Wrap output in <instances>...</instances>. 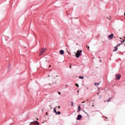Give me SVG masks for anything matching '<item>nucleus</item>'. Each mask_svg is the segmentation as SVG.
<instances>
[{"instance_id":"4468645a","label":"nucleus","mask_w":125,"mask_h":125,"mask_svg":"<svg viewBox=\"0 0 125 125\" xmlns=\"http://www.w3.org/2000/svg\"><path fill=\"white\" fill-rule=\"evenodd\" d=\"M108 20H111V17H107Z\"/></svg>"},{"instance_id":"c85d7f7f","label":"nucleus","mask_w":125,"mask_h":125,"mask_svg":"<svg viewBox=\"0 0 125 125\" xmlns=\"http://www.w3.org/2000/svg\"><path fill=\"white\" fill-rule=\"evenodd\" d=\"M79 91L78 90V92H79Z\"/></svg>"},{"instance_id":"f03ea898","label":"nucleus","mask_w":125,"mask_h":125,"mask_svg":"<svg viewBox=\"0 0 125 125\" xmlns=\"http://www.w3.org/2000/svg\"><path fill=\"white\" fill-rule=\"evenodd\" d=\"M46 51V48H41L40 49V52L39 53L40 56H41V55H42V54H43V53H44V52H45Z\"/></svg>"},{"instance_id":"bb28decb","label":"nucleus","mask_w":125,"mask_h":125,"mask_svg":"<svg viewBox=\"0 0 125 125\" xmlns=\"http://www.w3.org/2000/svg\"><path fill=\"white\" fill-rule=\"evenodd\" d=\"M33 122H31V124H33Z\"/></svg>"},{"instance_id":"f3484780","label":"nucleus","mask_w":125,"mask_h":125,"mask_svg":"<svg viewBox=\"0 0 125 125\" xmlns=\"http://www.w3.org/2000/svg\"><path fill=\"white\" fill-rule=\"evenodd\" d=\"M86 47H87V48L88 49H88H89V46H86Z\"/></svg>"},{"instance_id":"39448f33","label":"nucleus","mask_w":125,"mask_h":125,"mask_svg":"<svg viewBox=\"0 0 125 125\" xmlns=\"http://www.w3.org/2000/svg\"><path fill=\"white\" fill-rule=\"evenodd\" d=\"M119 45H121V44H118L116 46L114 47L113 51H117L118 50V46H119Z\"/></svg>"},{"instance_id":"393cba45","label":"nucleus","mask_w":125,"mask_h":125,"mask_svg":"<svg viewBox=\"0 0 125 125\" xmlns=\"http://www.w3.org/2000/svg\"><path fill=\"white\" fill-rule=\"evenodd\" d=\"M80 109H78V111L80 112Z\"/></svg>"},{"instance_id":"a211bd4d","label":"nucleus","mask_w":125,"mask_h":125,"mask_svg":"<svg viewBox=\"0 0 125 125\" xmlns=\"http://www.w3.org/2000/svg\"><path fill=\"white\" fill-rule=\"evenodd\" d=\"M58 94H59V95H61V93L60 92H58Z\"/></svg>"},{"instance_id":"6e6552de","label":"nucleus","mask_w":125,"mask_h":125,"mask_svg":"<svg viewBox=\"0 0 125 125\" xmlns=\"http://www.w3.org/2000/svg\"><path fill=\"white\" fill-rule=\"evenodd\" d=\"M60 53L61 54V55H63V54H64V51L63 50H60Z\"/></svg>"},{"instance_id":"7c9ffc66","label":"nucleus","mask_w":125,"mask_h":125,"mask_svg":"<svg viewBox=\"0 0 125 125\" xmlns=\"http://www.w3.org/2000/svg\"><path fill=\"white\" fill-rule=\"evenodd\" d=\"M48 77H49V75H48Z\"/></svg>"},{"instance_id":"4be33fe9","label":"nucleus","mask_w":125,"mask_h":125,"mask_svg":"<svg viewBox=\"0 0 125 125\" xmlns=\"http://www.w3.org/2000/svg\"><path fill=\"white\" fill-rule=\"evenodd\" d=\"M46 116H47V112L46 113Z\"/></svg>"},{"instance_id":"6ab92c4d","label":"nucleus","mask_w":125,"mask_h":125,"mask_svg":"<svg viewBox=\"0 0 125 125\" xmlns=\"http://www.w3.org/2000/svg\"><path fill=\"white\" fill-rule=\"evenodd\" d=\"M58 108H59V109H60V106H59Z\"/></svg>"},{"instance_id":"9b49d317","label":"nucleus","mask_w":125,"mask_h":125,"mask_svg":"<svg viewBox=\"0 0 125 125\" xmlns=\"http://www.w3.org/2000/svg\"><path fill=\"white\" fill-rule=\"evenodd\" d=\"M94 84H95V85H99V83H94Z\"/></svg>"},{"instance_id":"b1692460","label":"nucleus","mask_w":125,"mask_h":125,"mask_svg":"<svg viewBox=\"0 0 125 125\" xmlns=\"http://www.w3.org/2000/svg\"><path fill=\"white\" fill-rule=\"evenodd\" d=\"M45 61V62H47V60H46Z\"/></svg>"},{"instance_id":"c756f323","label":"nucleus","mask_w":125,"mask_h":125,"mask_svg":"<svg viewBox=\"0 0 125 125\" xmlns=\"http://www.w3.org/2000/svg\"><path fill=\"white\" fill-rule=\"evenodd\" d=\"M104 102H106V101H105Z\"/></svg>"},{"instance_id":"7ed1b4c3","label":"nucleus","mask_w":125,"mask_h":125,"mask_svg":"<svg viewBox=\"0 0 125 125\" xmlns=\"http://www.w3.org/2000/svg\"><path fill=\"white\" fill-rule=\"evenodd\" d=\"M116 80H118V81L121 79V75L120 74L116 75Z\"/></svg>"},{"instance_id":"9d476101","label":"nucleus","mask_w":125,"mask_h":125,"mask_svg":"<svg viewBox=\"0 0 125 125\" xmlns=\"http://www.w3.org/2000/svg\"><path fill=\"white\" fill-rule=\"evenodd\" d=\"M71 106L73 107L74 106V102H71Z\"/></svg>"},{"instance_id":"1a4fd4ad","label":"nucleus","mask_w":125,"mask_h":125,"mask_svg":"<svg viewBox=\"0 0 125 125\" xmlns=\"http://www.w3.org/2000/svg\"><path fill=\"white\" fill-rule=\"evenodd\" d=\"M79 79H81V80H83V76H80Z\"/></svg>"},{"instance_id":"20e7f679","label":"nucleus","mask_w":125,"mask_h":125,"mask_svg":"<svg viewBox=\"0 0 125 125\" xmlns=\"http://www.w3.org/2000/svg\"><path fill=\"white\" fill-rule=\"evenodd\" d=\"M114 38V34H112L108 36V40H112Z\"/></svg>"},{"instance_id":"0eeeda50","label":"nucleus","mask_w":125,"mask_h":125,"mask_svg":"<svg viewBox=\"0 0 125 125\" xmlns=\"http://www.w3.org/2000/svg\"><path fill=\"white\" fill-rule=\"evenodd\" d=\"M83 118V116L81 115H79L77 117V120L80 121Z\"/></svg>"},{"instance_id":"ddd939ff","label":"nucleus","mask_w":125,"mask_h":125,"mask_svg":"<svg viewBox=\"0 0 125 125\" xmlns=\"http://www.w3.org/2000/svg\"><path fill=\"white\" fill-rule=\"evenodd\" d=\"M110 101H111V98L107 100V102H110Z\"/></svg>"},{"instance_id":"5701e85b","label":"nucleus","mask_w":125,"mask_h":125,"mask_svg":"<svg viewBox=\"0 0 125 125\" xmlns=\"http://www.w3.org/2000/svg\"><path fill=\"white\" fill-rule=\"evenodd\" d=\"M69 68L71 69V68H72V67L71 66V65L70 66Z\"/></svg>"},{"instance_id":"f257e3e1","label":"nucleus","mask_w":125,"mask_h":125,"mask_svg":"<svg viewBox=\"0 0 125 125\" xmlns=\"http://www.w3.org/2000/svg\"><path fill=\"white\" fill-rule=\"evenodd\" d=\"M82 52H83L82 50H78L77 51V53L75 55L76 58H79L80 56H82V54H81Z\"/></svg>"},{"instance_id":"412c9836","label":"nucleus","mask_w":125,"mask_h":125,"mask_svg":"<svg viewBox=\"0 0 125 125\" xmlns=\"http://www.w3.org/2000/svg\"><path fill=\"white\" fill-rule=\"evenodd\" d=\"M84 102H85V101H83V102H82V103H84Z\"/></svg>"},{"instance_id":"aec40b11","label":"nucleus","mask_w":125,"mask_h":125,"mask_svg":"<svg viewBox=\"0 0 125 125\" xmlns=\"http://www.w3.org/2000/svg\"><path fill=\"white\" fill-rule=\"evenodd\" d=\"M49 68H50V67H51V65H50L49 66Z\"/></svg>"},{"instance_id":"cd10ccee","label":"nucleus","mask_w":125,"mask_h":125,"mask_svg":"<svg viewBox=\"0 0 125 125\" xmlns=\"http://www.w3.org/2000/svg\"><path fill=\"white\" fill-rule=\"evenodd\" d=\"M37 120H39V118H37Z\"/></svg>"},{"instance_id":"2eb2a0df","label":"nucleus","mask_w":125,"mask_h":125,"mask_svg":"<svg viewBox=\"0 0 125 125\" xmlns=\"http://www.w3.org/2000/svg\"><path fill=\"white\" fill-rule=\"evenodd\" d=\"M78 109H79V110H80V109H81V105H80L78 106Z\"/></svg>"},{"instance_id":"dca6fc26","label":"nucleus","mask_w":125,"mask_h":125,"mask_svg":"<svg viewBox=\"0 0 125 125\" xmlns=\"http://www.w3.org/2000/svg\"><path fill=\"white\" fill-rule=\"evenodd\" d=\"M36 125H40V123H38V121H36Z\"/></svg>"},{"instance_id":"423d86ee","label":"nucleus","mask_w":125,"mask_h":125,"mask_svg":"<svg viewBox=\"0 0 125 125\" xmlns=\"http://www.w3.org/2000/svg\"><path fill=\"white\" fill-rule=\"evenodd\" d=\"M54 112L56 114V115H60V114H61V112L60 111H56V109L55 108L54 109Z\"/></svg>"},{"instance_id":"f8f14e48","label":"nucleus","mask_w":125,"mask_h":125,"mask_svg":"<svg viewBox=\"0 0 125 125\" xmlns=\"http://www.w3.org/2000/svg\"><path fill=\"white\" fill-rule=\"evenodd\" d=\"M75 85H76V86H77V87H79V84H78V83H75Z\"/></svg>"},{"instance_id":"a878e982","label":"nucleus","mask_w":125,"mask_h":125,"mask_svg":"<svg viewBox=\"0 0 125 125\" xmlns=\"http://www.w3.org/2000/svg\"><path fill=\"white\" fill-rule=\"evenodd\" d=\"M123 42H125V41H124Z\"/></svg>"}]
</instances>
